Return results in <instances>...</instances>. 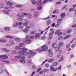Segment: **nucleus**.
Here are the masks:
<instances>
[{
	"label": "nucleus",
	"instance_id": "f257e3e1",
	"mask_svg": "<svg viewBox=\"0 0 76 76\" xmlns=\"http://www.w3.org/2000/svg\"><path fill=\"white\" fill-rule=\"evenodd\" d=\"M28 50V49L26 48H21V50L19 52V54H21L22 56H16L15 57V58L17 59H20V58L21 59H20L19 61L20 63H26V61L25 60V56H23V54H26V56H27V55H29V53L25 51H26Z\"/></svg>",
	"mask_w": 76,
	"mask_h": 76
},
{
	"label": "nucleus",
	"instance_id": "f03ea898",
	"mask_svg": "<svg viewBox=\"0 0 76 76\" xmlns=\"http://www.w3.org/2000/svg\"><path fill=\"white\" fill-rule=\"evenodd\" d=\"M4 9H7L8 11H5V10H3V13H6V14H9L10 11V7L5 6L4 7Z\"/></svg>",
	"mask_w": 76,
	"mask_h": 76
},
{
	"label": "nucleus",
	"instance_id": "7ed1b4c3",
	"mask_svg": "<svg viewBox=\"0 0 76 76\" xmlns=\"http://www.w3.org/2000/svg\"><path fill=\"white\" fill-rule=\"evenodd\" d=\"M8 58V56L6 55H4L0 56V58H1L4 60H6Z\"/></svg>",
	"mask_w": 76,
	"mask_h": 76
},
{
	"label": "nucleus",
	"instance_id": "20e7f679",
	"mask_svg": "<svg viewBox=\"0 0 76 76\" xmlns=\"http://www.w3.org/2000/svg\"><path fill=\"white\" fill-rule=\"evenodd\" d=\"M43 49V51H46L48 50V47L46 45H44L41 47Z\"/></svg>",
	"mask_w": 76,
	"mask_h": 76
},
{
	"label": "nucleus",
	"instance_id": "39448f33",
	"mask_svg": "<svg viewBox=\"0 0 76 76\" xmlns=\"http://www.w3.org/2000/svg\"><path fill=\"white\" fill-rule=\"evenodd\" d=\"M29 52L30 53V54L31 56H35L36 54V52H33L31 50H30Z\"/></svg>",
	"mask_w": 76,
	"mask_h": 76
},
{
	"label": "nucleus",
	"instance_id": "423d86ee",
	"mask_svg": "<svg viewBox=\"0 0 76 76\" xmlns=\"http://www.w3.org/2000/svg\"><path fill=\"white\" fill-rule=\"evenodd\" d=\"M52 46L53 48H57V45L55 43H52Z\"/></svg>",
	"mask_w": 76,
	"mask_h": 76
},
{
	"label": "nucleus",
	"instance_id": "0eeeda50",
	"mask_svg": "<svg viewBox=\"0 0 76 76\" xmlns=\"http://www.w3.org/2000/svg\"><path fill=\"white\" fill-rule=\"evenodd\" d=\"M66 16V14L65 13H63L60 14V16L61 18H64Z\"/></svg>",
	"mask_w": 76,
	"mask_h": 76
},
{
	"label": "nucleus",
	"instance_id": "6e6552de",
	"mask_svg": "<svg viewBox=\"0 0 76 76\" xmlns=\"http://www.w3.org/2000/svg\"><path fill=\"white\" fill-rule=\"evenodd\" d=\"M39 33H36L35 34V38H38V37H39L40 36H39Z\"/></svg>",
	"mask_w": 76,
	"mask_h": 76
},
{
	"label": "nucleus",
	"instance_id": "1a4fd4ad",
	"mask_svg": "<svg viewBox=\"0 0 76 76\" xmlns=\"http://www.w3.org/2000/svg\"><path fill=\"white\" fill-rule=\"evenodd\" d=\"M70 37H71V35H68L64 37V39H67V38H70Z\"/></svg>",
	"mask_w": 76,
	"mask_h": 76
},
{
	"label": "nucleus",
	"instance_id": "9d476101",
	"mask_svg": "<svg viewBox=\"0 0 76 76\" xmlns=\"http://www.w3.org/2000/svg\"><path fill=\"white\" fill-rule=\"evenodd\" d=\"M26 41L27 44H30L31 43V40L30 39H26Z\"/></svg>",
	"mask_w": 76,
	"mask_h": 76
},
{
	"label": "nucleus",
	"instance_id": "9b49d317",
	"mask_svg": "<svg viewBox=\"0 0 76 76\" xmlns=\"http://www.w3.org/2000/svg\"><path fill=\"white\" fill-rule=\"evenodd\" d=\"M10 30L9 27H6L4 28V30L5 31H9V30Z\"/></svg>",
	"mask_w": 76,
	"mask_h": 76
},
{
	"label": "nucleus",
	"instance_id": "f8f14e48",
	"mask_svg": "<svg viewBox=\"0 0 76 76\" xmlns=\"http://www.w3.org/2000/svg\"><path fill=\"white\" fill-rule=\"evenodd\" d=\"M3 50L4 51H5V52H6L7 53H9V51H10V50H9L7 49L6 48H3Z\"/></svg>",
	"mask_w": 76,
	"mask_h": 76
},
{
	"label": "nucleus",
	"instance_id": "ddd939ff",
	"mask_svg": "<svg viewBox=\"0 0 76 76\" xmlns=\"http://www.w3.org/2000/svg\"><path fill=\"white\" fill-rule=\"evenodd\" d=\"M7 40L6 39H0V42H6Z\"/></svg>",
	"mask_w": 76,
	"mask_h": 76
},
{
	"label": "nucleus",
	"instance_id": "4468645a",
	"mask_svg": "<svg viewBox=\"0 0 76 76\" xmlns=\"http://www.w3.org/2000/svg\"><path fill=\"white\" fill-rule=\"evenodd\" d=\"M63 42H61L58 45V47H62V46H63Z\"/></svg>",
	"mask_w": 76,
	"mask_h": 76
},
{
	"label": "nucleus",
	"instance_id": "2eb2a0df",
	"mask_svg": "<svg viewBox=\"0 0 76 76\" xmlns=\"http://www.w3.org/2000/svg\"><path fill=\"white\" fill-rule=\"evenodd\" d=\"M4 73V71L1 69L0 68V75L1 74H3V73Z\"/></svg>",
	"mask_w": 76,
	"mask_h": 76
},
{
	"label": "nucleus",
	"instance_id": "dca6fc26",
	"mask_svg": "<svg viewBox=\"0 0 76 76\" xmlns=\"http://www.w3.org/2000/svg\"><path fill=\"white\" fill-rule=\"evenodd\" d=\"M17 20L19 22H22V21L23 20V19L20 18H18L17 19Z\"/></svg>",
	"mask_w": 76,
	"mask_h": 76
},
{
	"label": "nucleus",
	"instance_id": "f3484780",
	"mask_svg": "<svg viewBox=\"0 0 76 76\" xmlns=\"http://www.w3.org/2000/svg\"><path fill=\"white\" fill-rule=\"evenodd\" d=\"M41 2H42V1H41V0H39L38 1H37L36 4H39L41 3Z\"/></svg>",
	"mask_w": 76,
	"mask_h": 76
},
{
	"label": "nucleus",
	"instance_id": "a211bd4d",
	"mask_svg": "<svg viewBox=\"0 0 76 76\" xmlns=\"http://www.w3.org/2000/svg\"><path fill=\"white\" fill-rule=\"evenodd\" d=\"M48 0H45L42 3H41L40 4V5H41V4H44V3H45L47 1H48Z\"/></svg>",
	"mask_w": 76,
	"mask_h": 76
},
{
	"label": "nucleus",
	"instance_id": "6ab92c4d",
	"mask_svg": "<svg viewBox=\"0 0 76 76\" xmlns=\"http://www.w3.org/2000/svg\"><path fill=\"white\" fill-rule=\"evenodd\" d=\"M64 60V57H63V56H61V58L59 60V61L61 62L62 61H63Z\"/></svg>",
	"mask_w": 76,
	"mask_h": 76
},
{
	"label": "nucleus",
	"instance_id": "aec40b11",
	"mask_svg": "<svg viewBox=\"0 0 76 76\" xmlns=\"http://www.w3.org/2000/svg\"><path fill=\"white\" fill-rule=\"evenodd\" d=\"M15 7H22V5L20 4H17L15 5Z\"/></svg>",
	"mask_w": 76,
	"mask_h": 76
},
{
	"label": "nucleus",
	"instance_id": "412c9836",
	"mask_svg": "<svg viewBox=\"0 0 76 76\" xmlns=\"http://www.w3.org/2000/svg\"><path fill=\"white\" fill-rule=\"evenodd\" d=\"M53 61V59H50L48 60V62L49 63H51Z\"/></svg>",
	"mask_w": 76,
	"mask_h": 76
},
{
	"label": "nucleus",
	"instance_id": "4be33fe9",
	"mask_svg": "<svg viewBox=\"0 0 76 76\" xmlns=\"http://www.w3.org/2000/svg\"><path fill=\"white\" fill-rule=\"evenodd\" d=\"M54 31L50 32L49 34V36H51V35H52L53 34H54Z\"/></svg>",
	"mask_w": 76,
	"mask_h": 76
},
{
	"label": "nucleus",
	"instance_id": "5701e85b",
	"mask_svg": "<svg viewBox=\"0 0 76 76\" xmlns=\"http://www.w3.org/2000/svg\"><path fill=\"white\" fill-rule=\"evenodd\" d=\"M62 21V19H60L58 20L57 21V23H59V22H61Z\"/></svg>",
	"mask_w": 76,
	"mask_h": 76
},
{
	"label": "nucleus",
	"instance_id": "b1692460",
	"mask_svg": "<svg viewBox=\"0 0 76 76\" xmlns=\"http://www.w3.org/2000/svg\"><path fill=\"white\" fill-rule=\"evenodd\" d=\"M50 70L51 71H53V70H54V68H53V66H51L50 67Z\"/></svg>",
	"mask_w": 76,
	"mask_h": 76
},
{
	"label": "nucleus",
	"instance_id": "393cba45",
	"mask_svg": "<svg viewBox=\"0 0 76 76\" xmlns=\"http://www.w3.org/2000/svg\"><path fill=\"white\" fill-rule=\"evenodd\" d=\"M18 25H18V23H16L13 26L14 27H17Z\"/></svg>",
	"mask_w": 76,
	"mask_h": 76
},
{
	"label": "nucleus",
	"instance_id": "a878e982",
	"mask_svg": "<svg viewBox=\"0 0 76 76\" xmlns=\"http://www.w3.org/2000/svg\"><path fill=\"white\" fill-rule=\"evenodd\" d=\"M51 23V21L50 20H48L47 22V25H49Z\"/></svg>",
	"mask_w": 76,
	"mask_h": 76
},
{
	"label": "nucleus",
	"instance_id": "bb28decb",
	"mask_svg": "<svg viewBox=\"0 0 76 76\" xmlns=\"http://www.w3.org/2000/svg\"><path fill=\"white\" fill-rule=\"evenodd\" d=\"M72 32V30H69L67 31V33L68 34H70Z\"/></svg>",
	"mask_w": 76,
	"mask_h": 76
},
{
	"label": "nucleus",
	"instance_id": "cd10ccee",
	"mask_svg": "<svg viewBox=\"0 0 76 76\" xmlns=\"http://www.w3.org/2000/svg\"><path fill=\"white\" fill-rule=\"evenodd\" d=\"M4 70H5L6 73L7 75H9V72H8V70L7 69H4Z\"/></svg>",
	"mask_w": 76,
	"mask_h": 76
},
{
	"label": "nucleus",
	"instance_id": "c85d7f7f",
	"mask_svg": "<svg viewBox=\"0 0 76 76\" xmlns=\"http://www.w3.org/2000/svg\"><path fill=\"white\" fill-rule=\"evenodd\" d=\"M58 65V63L57 62H55L53 63V66H57V65Z\"/></svg>",
	"mask_w": 76,
	"mask_h": 76
},
{
	"label": "nucleus",
	"instance_id": "c756f323",
	"mask_svg": "<svg viewBox=\"0 0 76 76\" xmlns=\"http://www.w3.org/2000/svg\"><path fill=\"white\" fill-rule=\"evenodd\" d=\"M63 38V36H61L58 38V39L59 40H61V39H62Z\"/></svg>",
	"mask_w": 76,
	"mask_h": 76
},
{
	"label": "nucleus",
	"instance_id": "7c9ffc66",
	"mask_svg": "<svg viewBox=\"0 0 76 76\" xmlns=\"http://www.w3.org/2000/svg\"><path fill=\"white\" fill-rule=\"evenodd\" d=\"M3 62H4V63H6V64H9V63H10L9 61H3Z\"/></svg>",
	"mask_w": 76,
	"mask_h": 76
},
{
	"label": "nucleus",
	"instance_id": "2f4dec72",
	"mask_svg": "<svg viewBox=\"0 0 76 76\" xmlns=\"http://www.w3.org/2000/svg\"><path fill=\"white\" fill-rule=\"evenodd\" d=\"M30 36V35L28 34V35L27 36H26V37L25 38L26 39H29V38H30V37H31Z\"/></svg>",
	"mask_w": 76,
	"mask_h": 76
},
{
	"label": "nucleus",
	"instance_id": "473e14b6",
	"mask_svg": "<svg viewBox=\"0 0 76 76\" xmlns=\"http://www.w3.org/2000/svg\"><path fill=\"white\" fill-rule=\"evenodd\" d=\"M53 52H52L49 54V56L50 57H53Z\"/></svg>",
	"mask_w": 76,
	"mask_h": 76
},
{
	"label": "nucleus",
	"instance_id": "72a5a7b5",
	"mask_svg": "<svg viewBox=\"0 0 76 76\" xmlns=\"http://www.w3.org/2000/svg\"><path fill=\"white\" fill-rule=\"evenodd\" d=\"M23 32H25V33H27L28 32V29H26L25 30H23Z\"/></svg>",
	"mask_w": 76,
	"mask_h": 76
},
{
	"label": "nucleus",
	"instance_id": "f704fd0d",
	"mask_svg": "<svg viewBox=\"0 0 76 76\" xmlns=\"http://www.w3.org/2000/svg\"><path fill=\"white\" fill-rule=\"evenodd\" d=\"M23 44H24V43H20L19 45L20 47H23Z\"/></svg>",
	"mask_w": 76,
	"mask_h": 76
},
{
	"label": "nucleus",
	"instance_id": "c9c22d12",
	"mask_svg": "<svg viewBox=\"0 0 76 76\" xmlns=\"http://www.w3.org/2000/svg\"><path fill=\"white\" fill-rule=\"evenodd\" d=\"M31 28H35V26H34V24L33 23H31Z\"/></svg>",
	"mask_w": 76,
	"mask_h": 76
},
{
	"label": "nucleus",
	"instance_id": "e433bc0d",
	"mask_svg": "<svg viewBox=\"0 0 76 76\" xmlns=\"http://www.w3.org/2000/svg\"><path fill=\"white\" fill-rule=\"evenodd\" d=\"M27 16L28 17H31L32 16V14L29 13H27Z\"/></svg>",
	"mask_w": 76,
	"mask_h": 76
},
{
	"label": "nucleus",
	"instance_id": "4c0bfd02",
	"mask_svg": "<svg viewBox=\"0 0 76 76\" xmlns=\"http://www.w3.org/2000/svg\"><path fill=\"white\" fill-rule=\"evenodd\" d=\"M50 17H46L45 18H44V20H48V19H50Z\"/></svg>",
	"mask_w": 76,
	"mask_h": 76
},
{
	"label": "nucleus",
	"instance_id": "58836bf2",
	"mask_svg": "<svg viewBox=\"0 0 76 76\" xmlns=\"http://www.w3.org/2000/svg\"><path fill=\"white\" fill-rule=\"evenodd\" d=\"M60 30H58V31H56L55 32V34H58L59 33H60Z\"/></svg>",
	"mask_w": 76,
	"mask_h": 76
},
{
	"label": "nucleus",
	"instance_id": "ea45409f",
	"mask_svg": "<svg viewBox=\"0 0 76 76\" xmlns=\"http://www.w3.org/2000/svg\"><path fill=\"white\" fill-rule=\"evenodd\" d=\"M38 51L39 53H42V52L43 51V49H39V50Z\"/></svg>",
	"mask_w": 76,
	"mask_h": 76
},
{
	"label": "nucleus",
	"instance_id": "a19ab883",
	"mask_svg": "<svg viewBox=\"0 0 76 76\" xmlns=\"http://www.w3.org/2000/svg\"><path fill=\"white\" fill-rule=\"evenodd\" d=\"M41 70V68H39L37 70V73H38Z\"/></svg>",
	"mask_w": 76,
	"mask_h": 76
},
{
	"label": "nucleus",
	"instance_id": "79ce46f5",
	"mask_svg": "<svg viewBox=\"0 0 76 76\" xmlns=\"http://www.w3.org/2000/svg\"><path fill=\"white\" fill-rule=\"evenodd\" d=\"M56 48V51H58L60 50V48H57V47Z\"/></svg>",
	"mask_w": 76,
	"mask_h": 76
},
{
	"label": "nucleus",
	"instance_id": "37998d69",
	"mask_svg": "<svg viewBox=\"0 0 76 76\" xmlns=\"http://www.w3.org/2000/svg\"><path fill=\"white\" fill-rule=\"evenodd\" d=\"M75 10L74 8H71L69 10V11H73V10Z\"/></svg>",
	"mask_w": 76,
	"mask_h": 76
},
{
	"label": "nucleus",
	"instance_id": "c03bdc74",
	"mask_svg": "<svg viewBox=\"0 0 76 76\" xmlns=\"http://www.w3.org/2000/svg\"><path fill=\"white\" fill-rule=\"evenodd\" d=\"M19 28L20 29H23V26H19Z\"/></svg>",
	"mask_w": 76,
	"mask_h": 76
},
{
	"label": "nucleus",
	"instance_id": "a18cd8bd",
	"mask_svg": "<svg viewBox=\"0 0 76 76\" xmlns=\"http://www.w3.org/2000/svg\"><path fill=\"white\" fill-rule=\"evenodd\" d=\"M49 70V69H44V71L45 72H47Z\"/></svg>",
	"mask_w": 76,
	"mask_h": 76
},
{
	"label": "nucleus",
	"instance_id": "49530a36",
	"mask_svg": "<svg viewBox=\"0 0 76 76\" xmlns=\"http://www.w3.org/2000/svg\"><path fill=\"white\" fill-rule=\"evenodd\" d=\"M45 66L46 67H48L49 66H50V65H49V64H45Z\"/></svg>",
	"mask_w": 76,
	"mask_h": 76
},
{
	"label": "nucleus",
	"instance_id": "de8ad7c7",
	"mask_svg": "<svg viewBox=\"0 0 76 76\" xmlns=\"http://www.w3.org/2000/svg\"><path fill=\"white\" fill-rule=\"evenodd\" d=\"M12 54H16V51L15 50L13 51L12 52Z\"/></svg>",
	"mask_w": 76,
	"mask_h": 76
},
{
	"label": "nucleus",
	"instance_id": "09e8293b",
	"mask_svg": "<svg viewBox=\"0 0 76 76\" xmlns=\"http://www.w3.org/2000/svg\"><path fill=\"white\" fill-rule=\"evenodd\" d=\"M43 73H44V71L41 70L39 72V73L40 75H41Z\"/></svg>",
	"mask_w": 76,
	"mask_h": 76
},
{
	"label": "nucleus",
	"instance_id": "8fccbe9b",
	"mask_svg": "<svg viewBox=\"0 0 76 76\" xmlns=\"http://www.w3.org/2000/svg\"><path fill=\"white\" fill-rule=\"evenodd\" d=\"M41 9H42V6H39L37 8L38 10H41Z\"/></svg>",
	"mask_w": 76,
	"mask_h": 76
},
{
	"label": "nucleus",
	"instance_id": "3c124183",
	"mask_svg": "<svg viewBox=\"0 0 76 76\" xmlns=\"http://www.w3.org/2000/svg\"><path fill=\"white\" fill-rule=\"evenodd\" d=\"M60 25V24L59 23H58L57 24H56L55 26L56 28H57V27H58Z\"/></svg>",
	"mask_w": 76,
	"mask_h": 76
},
{
	"label": "nucleus",
	"instance_id": "603ef678",
	"mask_svg": "<svg viewBox=\"0 0 76 76\" xmlns=\"http://www.w3.org/2000/svg\"><path fill=\"white\" fill-rule=\"evenodd\" d=\"M62 3V2L61 1H59L56 2V4H61Z\"/></svg>",
	"mask_w": 76,
	"mask_h": 76
},
{
	"label": "nucleus",
	"instance_id": "864d4df0",
	"mask_svg": "<svg viewBox=\"0 0 76 76\" xmlns=\"http://www.w3.org/2000/svg\"><path fill=\"white\" fill-rule=\"evenodd\" d=\"M57 11H58V10H55L53 12V13H57Z\"/></svg>",
	"mask_w": 76,
	"mask_h": 76
},
{
	"label": "nucleus",
	"instance_id": "5fc2aeb1",
	"mask_svg": "<svg viewBox=\"0 0 76 76\" xmlns=\"http://www.w3.org/2000/svg\"><path fill=\"white\" fill-rule=\"evenodd\" d=\"M33 38H34V35H32L30 37V39H33Z\"/></svg>",
	"mask_w": 76,
	"mask_h": 76
},
{
	"label": "nucleus",
	"instance_id": "6e6d98bb",
	"mask_svg": "<svg viewBox=\"0 0 76 76\" xmlns=\"http://www.w3.org/2000/svg\"><path fill=\"white\" fill-rule=\"evenodd\" d=\"M35 73V71L33 72L31 74V76H34V75Z\"/></svg>",
	"mask_w": 76,
	"mask_h": 76
},
{
	"label": "nucleus",
	"instance_id": "4d7b16f0",
	"mask_svg": "<svg viewBox=\"0 0 76 76\" xmlns=\"http://www.w3.org/2000/svg\"><path fill=\"white\" fill-rule=\"evenodd\" d=\"M70 44H68L67 45H66V48H69L70 47Z\"/></svg>",
	"mask_w": 76,
	"mask_h": 76
},
{
	"label": "nucleus",
	"instance_id": "13d9d810",
	"mask_svg": "<svg viewBox=\"0 0 76 76\" xmlns=\"http://www.w3.org/2000/svg\"><path fill=\"white\" fill-rule=\"evenodd\" d=\"M53 36H50V37H48V39H49V40H50V39H51L52 38H53Z\"/></svg>",
	"mask_w": 76,
	"mask_h": 76
},
{
	"label": "nucleus",
	"instance_id": "bf43d9fd",
	"mask_svg": "<svg viewBox=\"0 0 76 76\" xmlns=\"http://www.w3.org/2000/svg\"><path fill=\"white\" fill-rule=\"evenodd\" d=\"M28 25V23H25L23 24L24 26H27Z\"/></svg>",
	"mask_w": 76,
	"mask_h": 76
},
{
	"label": "nucleus",
	"instance_id": "052dcab7",
	"mask_svg": "<svg viewBox=\"0 0 76 76\" xmlns=\"http://www.w3.org/2000/svg\"><path fill=\"white\" fill-rule=\"evenodd\" d=\"M30 33L31 34H35V31H32L30 32Z\"/></svg>",
	"mask_w": 76,
	"mask_h": 76
},
{
	"label": "nucleus",
	"instance_id": "680f3d73",
	"mask_svg": "<svg viewBox=\"0 0 76 76\" xmlns=\"http://www.w3.org/2000/svg\"><path fill=\"white\" fill-rule=\"evenodd\" d=\"M23 24V23L21 22V21L19 23H18V25H22Z\"/></svg>",
	"mask_w": 76,
	"mask_h": 76
},
{
	"label": "nucleus",
	"instance_id": "e2e57ef3",
	"mask_svg": "<svg viewBox=\"0 0 76 76\" xmlns=\"http://www.w3.org/2000/svg\"><path fill=\"white\" fill-rule=\"evenodd\" d=\"M31 27L29 26H27L26 27V29H29V28H30Z\"/></svg>",
	"mask_w": 76,
	"mask_h": 76
},
{
	"label": "nucleus",
	"instance_id": "0e129e2a",
	"mask_svg": "<svg viewBox=\"0 0 76 76\" xmlns=\"http://www.w3.org/2000/svg\"><path fill=\"white\" fill-rule=\"evenodd\" d=\"M15 39L17 40V41H18V42H19V41H20V39L18 38H17Z\"/></svg>",
	"mask_w": 76,
	"mask_h": 76
},
{
	"label": "nucleus",
	"instance_id": "69168bd1",
	"mask_svg": "<svg viewBox=\"0 0 76 76\" xmlns=\"http://www.w3.org/2000/svg\"><path fill=\"white\" fill-rule=\"evenodd\" d=\"M32 67H33V69H36V66H35L34 65H33Z\"/></svg>",
	"mask_w": 76,
	"mask_h": 76
},
{
	"label": "nucleus",
	"instance_id": "338daca9",
	"mask_svg": "<svg viewBox=\"0 0 76 76\" xmlns=\"http://www.w3.org/2000/svg\"><path fill=\"white\" fill-rule=\"evenodd\" d=\"M75 9V7H76V4H74L73 6H72Z\"/></svg>",
	"mask_w": 76,
	"mask_h": 76
},
{
	"label": "nucleus",
	"instance_id": "774afa93",
	"mask_svg": "<svg viewBox=\"0 0 76 76\" xmlns=\"http://www.w3.org/2000/svg\"><path fill=\"white\" fill-rule=\"evenodd\" d=\"M5 38H10V36H6L5 37Z\"/></svg>",
	"mask_w": 76,
	"mask_h": 76
}]
</instances>
